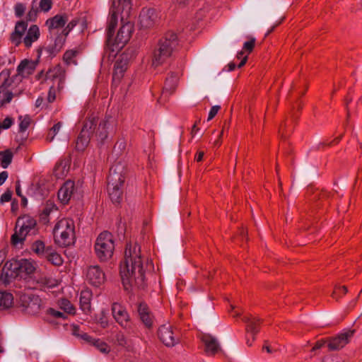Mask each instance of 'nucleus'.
I'll use <instances>...</instances> for the list:
<instances>
[{"instance_id":"obj_41","label":"nucleus","mask_w":362,"mask_h":362,"mask_svg":"<svg viewBox=\"0 0 362 362\" xmlns=\"http://www.w3.org/2000/svg\"><path fill=\"white\" fill-rule=\"evenodd\" d=\"M131 0H112L113 7H120L122 6V10L124 8H130Z\"/></svg>"},{"instance_id":"obj_28","label":"nucleus","mask_w":362,"mask_h":362,"mask_svg":"<svg viewBox=\"0 0 362 362\" xmlns=\"http://www.w3.org/2000/svg\"><path fill=\"white\" fill-rule=\"evenodd\" d=\"M177 81L178 76L177 74H172L169 77H168L165 82L162 95H164L173 93L175 90Z\"/></svg>"},{"instance_id":"obj_6","label":"nucleus","mask_w":362,"mask_h":362,"mask_svg":"<svg viewBox=\"0 0 362 362\" xmlns=\"http://www.w3.org/2000/svg\"><path fill=\"white\" fill-rule=\"evenodd\" d=\"M114 249L112 235L107 231L101 233L95 243V254L99 259L102 262L107 261L112 257Z\"/></svg>"},{"instance_id":"obj_60","label":"nucleus","mask_w":362,"mask_h":362,"mask_svg":"<svg viewBox=\"0 0 362 362\" xmlns=\"http://www.w3.org/2000/svg\"><path fill=\"white\" fill-rule=\"evenodd\" d=\"M16 192L18 196L20 197L23 196L21 189V185H20V181L18 180L16 182Z\"/></svg>"},{"instance_id":"obj_61","label":"nucleus","mask_w":362,"mask_h":362,"mask_svg":"<svg viewBox=\"0 0 362 362\" xmlns=\"http://www.w3.org/2000/svg\"><path fill=\"white\" fill-rule=\"evenodd\" d=\"M117 341L120 345L124 346L126 344V339L122 334L117 336Z\"/></svg>"},{"instance_id":"obj_57","label":"nucleus","mask_w":362,"mask_h":362,"mask_svg":"<svg viewBox=\"0 0 362 362\" xmlns=\"http://www.w3.org/2000/svg\"><path fill=\"white\" fill-rule=\"evenodd\" d=\"M59 49H56L55 47H47L45 48V51L49 53V55H55L59 52Z\"/></svg>"},{"instance_id":"obj_20","label":"nucleus","mask_w":362,"mask_h":362,"mask_svg":"<svg viewBox=\"0 0 362 362\" xmlns=\"http://www.w3.org/2000/svg\"><path fill=\"white\" fill-rule=\"evenodd\" d=\"M28 24L25 21H18L16 24L14 31L11 35V40L16 45H19L22 42V37L27 30Z\"/></svg>"},{"instance_id":"obj_42","label":"nucleus","mask_w":362,"mask_h":362,"mask_svg":"<svg viewBox=\"0 0 362 362\" xmlns=\"http://www.w3.org/2000/svg\"><path fill=\"white\" fill-rule=\"evenodd\" d=\"M256 40L253 37H250V40L247 42H245L243 44V49L247 52L248 53H250L252 52L255 45Z\"/></svg>"},{"instance_id":"obj_52","label":"nucleus","mask_w":362,"mask_h":362,"mask_svg":"<svg viewBox=\"0 0 362 362\" xmlns=\"http://www.w3.org/2000/svg\"><path fill=\"white\" fill-rule=\"evenodd\" d=\"M13 124L12 118L7 117L4 119L3 123H1V126L3 129H8Z\"/></svg>"},{"instance_id":"obj_54","label":"nucleus","mask_w":362,"mask_h":362,"mask_svg":"<svg viewBox=\"0 0 362 362\" xmlns=\"http://www.w3.org/2000/svg\"><path fill=\"white\" fill-rule=\"evenodd\" d=\"M259 9L257 6H252L247 11V14L251 17H255L258 15Z\"/></svg>"},{"instance_id":"obj_40","label":"nucleus","mask_w":362,"mask_h":362,"mask_svg":"<svg viewBox=\"0 0 362 362\" xmlns=\"http://www.w3.org/2000/svg\"><path fill=\"white\" fill-rule=\"evenodd\" d=\"M61 127H62V122H59L56 124H54V127L50 129V130L48 133L47 137V140H48L49 141H52L54 139L56 134L59 131Z\"/></svg>"},{"instance_id":"obj_34","label":"nucleus","mask_w":362,"mask_h":362,"mask_svg":"<svg viewBox=\"0 0 362 362\" xmlns=\"http://www.w3.org/2000/svg\"><path fill=\"white\" fill-rule=\"evenodd\" d=\"M33 252L40 256H44L47 254V247L42 240L35 241L31 247Z\"/></svg>"},{"instance_id":"obj_51","label":"nucleus","mask_w":362,"mask_h":362,"mask_svg":"<svg viewBox=\"0 0 362 362\" xmlns=\"http://www.w3.org/2000/svg\"><path fill=\"white\" fill-rule=\"evenodd\" d=\"M78 23V19H74L71 22L69 23L66 28L64 30V32H65V35H67L69 32L71 31Z\"/></svg>"},{"instance_id":"obj_4","label":"nucleus","mask_w":362,"mask_h":362,"mask_svg":"<svg viewBox=\"0 0 362 362\" xmlns=\"http://www.w3.org/2000/svg\"><path fill=\"white\" fill-rule=\"evenodd\" d=\"M55 243L61 247L69 246L75 241V225L72 219L62 218L53 230Z\"/></svg>"},{"instance_id":"obj_16","label":"nucleus","mask_w":362,"mask_h":362,"mask_svg":"<svg viewBox=\"0 0 362 362\" xmlns=\"http://www.w3.org/2000/svg\"><path fill=\"white\" fill-rule=\"evenodd\" d=\"M157 20L158 16L153 8L143 9L139 15L141 26L144 28L153 27Z\"/></svg>"},{"instance_id":"obj_12","label":"nucleus","mask_w":362,"mask_h":362,"mask_svg":"<svg viewBox=\"0 0 362 362\" xmlns=\"http://www.w3.org/2000/svg\"><path fill=\"white\" fill-rule=\"evenodd\" d=\"M24 311L29 315H35L41 308V299L36 295H24L21 297Z\"/></svg>"},{"instance_id":"obj_46","label":"nucleus","mask_w":362,"mask_h":362,"mask_svg":"<svg viewBox=\"0 0 362 362\" xmlns=\"http://www.w3.org/2000/svg\"><path fill=\"white\" fill-rule=\"evenodd\" d=\"M25 11V6L21 3H18L15 6V13L18 17H21Z\"/></svg>"},{"instance_id":"obj_10","label":"nucleus","mask_w":362,"mask_h":362,"mask_svg":"<svg viewBox=\"0 0 362 362\" xmlns=\"http://www.w3.org/2000/svg\"><path fill=\"white\" fill-rule=\"evenodd\" d=\"M133 29L134 25L131 22L124 23L118 30L115 39L113 40L112 38V44L108 47L111 48L115 45L117 48L122 47L129 40Z\"/></svg>"},{"instance_id":"obj_36","label":"nucleus","mask_w":362,"mask_h":362,"mask_svg":"<svg viewBox=\"0 0 362 362\" xmlns=\"http://www.w3.org/2000/svg\"><path fill=\"white\" fill-rule=\"evenodd\" d=\"M38 282L48 288H53L58 285V281L56 279L47 276H41Z\"/></svg>"},{"instance_id":"obj_11","label":"nucleus","mask_w":362,"mask_h":362,"mask_svg":"<svg viewBox=\"0 0 362 362\" xmlns=\"http://www.w3.org/2000/svg\"><path fill=\"white\" fill-rule=\"evenodd\" d=\"M160 340L167 346H174L179 342V337L173 332V327L170 325H161L158 330Z\"/></svg>"},{"instance_id":"obj_44","label":"nucleus","mask_w":362,"mask_h":362,"mask_svg":"<svg viewBox=\"0 0 362 362\" xmlns=\"http://www.w3.org/2000/svg\"><path fill=\"white\" fill-rule=\"evenodd\" d=\"M52 6V0H40V8L44 12L49 11Z\"/></svg>"},{"instance_id":"obj_56","label":"nucleus","mask_w":362,"mask_h":362,"mask_svg":"<svg viewBox=\"0 0 362 362\" xmlns=\"http://www.w3.org/2000/svg\"><path fill=\"white\" fill-rule=\"evenodd\" d=\"M47 100L49 103H52L55 100V93L53 87L49 89Z\"/></svg>"},{"instance_id":"obj_27","label":"nucleus","mask_w":362,"mask_h":362,"mask_svg":"<svg viewBox=\"0 0 362 362\" xmlns=\"http://www.w3.org/2000/svg\"><path fill=\"white\" fill-rule=\"evenodd\" d=\"M92 293L88 290H84L81 292L80 295V306L81 310L85 313H88L90 311V300Z\"/></svg>"},{"instance_id":"obj_32","label":"nucleus","mask_w":362,"mask_h":362,"mask_svg":"<svg viewBox=\"0 0 362 362\" xmlns=\"http://www.w3.org/2000/svg\"><path fill=\"white\" fill-rule=\"evenodd\" d=\"M45 257L54 265L59 266L63 262L61 256L54 252L51 247H47V254L45 255Z\"/></svg>"},{"instance_id":"obj_17","label":"nucleus","mask_w":362,"mask_h":362,"mask_svg":"<svg viewBox=\"0 0 362 362\" xmlns=\"http://www.w3.org/2000/svg\"><path fill=\"white\" fill-rule=\"evenodd\" d=\"M201 339L205 346V352L208 355H215L221 350L217 339L211 334H204Z\"/></svg>"},{"instance_id":"obj_21","label":"nucleus","mask_w":362,"mask_h":362,"mask_svg":"<svg viewBox=\"0 0 362 362\" xmlns=\"http://www.w3.org/2000/svg\"><path fill=\"white\" fill-rule=\"evenodd\" d=\"M36 66L37 62L29 59H24L21 61L17 67L18 74L23 77L28 76L34 72Z\"/></svg>"},{"instance_id":"obj_25","label":"nucleus","mask_w":362,"mask_h":362,"mask_svg":"<svg viewBox=\"0 0 362 362\" xmlns=\"http://www.w3.org/2000/svg\"><path fill=\"white\" fill-rule=\"evenodd\" d=\"M68 21L67 15H56L53 18H50L46 21V25L49 30H53L59 28H62Z\"/></svg>"},{"instance_id":"obj_22","label":"nucleus","mask_w":362,"mask_h":362,"mask_svg":"<svg viewBox=\"0 0 362 362\" xmlns=\"http://www.w3.org/2000/svg\"><path fill=\"white\" fill-rule=\"evenodd\" d=\"M116 11H112V14L110 16L108 25H107V40L106 45L107 46H110L112 44V37L113 36V33L115 31V28L117 24V13L120 11L122 8L119 7H114Z\"/></svg>"},{"instance_id":"obj_3","label":"nucleus","mask_w":362,"mask_h":362,"mask_svg":"<svg viewBox=\"0 0 362 362\" xmlns=\"http://www.w3.org/2000/svg\"><path fill=\"white\" fill-rule=\"evenodd\" d=\"M124 168L120 164L111 167L107 177V192L112 203L119 204L122 199L123 191L122 187L124 182Z\"/></svg>"},{"instance_id":"obj_23","label":"nucleus","mask_w":362,"mask_h":362,"mask_svg":"<svg viewBox=\"0 0 362 362\" xmlns=\"http://www.w3.org/2000/svg\"><path fill=\"white\" fill-rule=\"evenodd\" d=\"M65 78V71L60 66L57 65L52 69H50L46 74V80H58V86L63 83Z\"/></svg>"},{"instance_id":"obj_47","label":"nucleus","mask_w":362,"mask_h":362,"mask_svg":"<svg viewBox=\"0 0 362 362\" xmlns=\"http://www.w3.org/2000/svg\"><path fill=\"white\" fill-rule=\"evenodd\" d=\"M47 313L53 316L54 317H56V318H63V319H65L66 317V315L64 313H62L60 311H57L53 308H49L48 310H47Z\"/></svg>"},{"instance_id":"obj_33","label":"nucleus","mask_w":362,"mask_h":362,"mask_svg":"<svg viewBox=\"0 0 362 362\" xmlns=\"http://www.w3.org/2000/svg\"><path fill=\"white\" fill-rule=\"evenodd\" d=\"M13 153L10 150H6L0 152V161L2 168H6L11 163Z\"/></svg>"},{"instance_id":"obj_18","label":"nucleus","mask_w":362,"mask_h":362,"mask_svg":"<svg viewBox=\"0 0 362 362\" xmlns=\"http://www.w3.org/2000/svg\"><path fill=\"white\" fill-rule=\"evenodd\" d=\"M74 182L71 180H68L59 189L58 192V198L62 203L67 204L71 197L74 196Z\"/></svg>"},{"instance_id":"obj_38","label":"nucleus","mask_w":362,"mask_h":362,"mask_svg":"<svg viewBox=\"0 0 362 362\" xmlns=\"http://www.w3.org/2000/svg\"><path fill=\"white\" fill-rule=\"evenodd\" d=\"M91 344H93L100 352L103 354H107L110 351L109 346L106 343L100 339H94Z\"/></svg>"},{"instance_id":"obj_24","label":"nucleus","mask_w":362,"mask_h":362,"mask_svg":"<svg viewBox=\"0 0 362 362\" xmlns=\"http://www.w3.org/2000/svg\"><path fill=\"white\" fill-rule=\"evenodd\" d=\"M40 35V29L37 25H32L25 37L23 38V43L26 47H31L33 42L37 41Z\"/></svg>"},{"instance_id":"obj_53","label":"nucleus","mask_w":362,"mask_h":362,"mask_svg":"<svg viewBox=\"0 0 362 362\" xmlns=\"http://www.w3.org/2000/svg\"><path fill=\"white\" fill-rule=\"evenodd\" d=\"M326 344H327V340H319L315 343V346L312 349V351H315L316 350L320 349Z\"/></svg>"},{"instance_id":"obj_14","label":"nucleus","mask_w":362,"mask_h":362,"mask_svg":"<svg viewBox=\"0 0 362 362\" xmlns=\"http://www.w3.org/2000/svg\"><path fill=\"white\" fill-rule=\"evenodd\" d=\"M86 279L92 286L99 287L105 282V275L99 266H90L86 272Z\"/></svg>"},{"instance_id":"obj_55","label":"nucleus","mask_w":362,"mask_h":362,"mask_svg":"<svg viewBox=\"0 0 362 362\" xmlns=\"http://www.w3.org/2000/svg\"><path fill=\"white\" fill-rule=\"evenodd\" d=\"M323 362H344L343 360L338 356H329L325 358Z\"/></svg>"},{"instance_id":"obj_8","label":"nucleus","mask_w":362,"mask_h":362,"mask_svg":"<svg viewBox=\"0 0 362 362\" xmlns=\"http://www.w3.org/2000/svg\"><path fill=\"white\" fill-rule=\"evenodd\" d=\"M136 55V49L134 47H128L123 52L117 59L114 66V77L118 79L123 76L124 73L128 68V65L132 62Z\"/></svg>"},{"instance_id":"obj_30","label":"nucleus","mask_w":362,"mask_h":362,"mask_svg":"<svg viewBox=\"0 0 362 362\" xmlns=\"http://www.w3.org/2000/svg\"><path fill=\"white\" fill-rule=\"evenodd\" d=\"M13 81L10 78V74L8 70H4L0 73V95L1 93L7 90L12 85Z\"/></svg>"},{"instance_id":"obj_2","label":"nucleus","mask_w":362,"mask_h":362,"mask_svg":"<svg viewBox=\"0 0 362 362\" xmlns=\"http://www.w3.org/2000/svg\"><path fill=\"white\" fill-rule=\"evenodd\" d=\"M178 45L177 37L173 32H168L160 39L153 52L151 64L157 67L163 64L172 55Z\"/></svg>"},{"instance_id":"obj_39","label":"nucleus","mask_w":362,"mask_h":362,"mask_svg":"<svg viewBox=\"0 0 362 362\" xmlns=\"http://www.w3.org/2000/svg\"><path fill=\"white\" fill-rule=\"evenodd\" d=\"M18 120L20 121L19 124V129L20 132H25L29 125L30 124L31 119L29 116H19Z\"/></svg>"},{"instance_id":"obj_15","label":"nucleus","mask_w":362,"mask_h":362,"mask_svg":"<svg viewBox=\"0 0 362 362\" xmlns=\"http://www.w3.org/2000/svg\"><path fill=\"white\" fill-rule=\"evenodd\" d=\"M112 313L116 322L122 327L130 328L129 315L121 304L113 303L112 305Z\"/></svg>"},{"instance_id":"obj_13","label":"nucleus","mask_w":362,"mask_h":362,"mask_svg":"<svg viewBox=\"0 0 362 362\" xmlns=\"http://www.w3.org/2000/svg\"><path fill=\"white\" fill-rule=\"evenodd\" d=\"M354 331L349 330L327 339V347L329 351H337L345 346L352 337Z\"/></svg>"},{"instance_id":"obj_43","label":"nucleus","mask_w":362,"mask_h":362,"mask_svg":"<svg viewBox=\"0 0 362 362\" xmlns=\"http://www.w3.org/2000/svg\"><path fill=\"white\" fill-rule=\"evenodd\" d=\"M54 208V205L52 203H47L42 210L41 214V218L47 221V218L50 214L52 209Z\"/></svg>"},{"instance_id":"obj_19","label":"nucleus","mask_w":362,"mask_h":362,"mask_svg":"<svg viewBox=\"0 0 362 362\" xmlns=\"http://www.w3.org/2000/svg\"><path fill=\"white\" fill-rule=\"evenodd\" d=\"M243 321L247 325L246 331L252 334V341H255V335L259 332L262 320L252 316H245L243 318Z\"/></svg>"},{"instance_id":"obj_64","label":"nucleus","mask_w":362,"mask_h":362,"mask_svg":"<svg viewBox=\"0 0 362 362\" xmlns=\"http://www.w3.org/2000/svg\"><path fill=\"white\" fill-rule=\"evenodd\" d=\"M5 258H6V252L3 251V250H1L0 251V266L1 265L3 262L4 261Z\"/></svg>"},{"instance_id":"obj_50","label":"nucleus","mask_w":362,"mask_h":362,"mask_svg":"<svg viewBox=\"0 0 362 362\" xmlns=\"http://www.w3.org/2000/svg\"><path fill=\"white\" fill-rule=\"evenodd\" d=\"M220 108L221 107L219 105L213 106L209 111L208 120L212 119L216 115Z\"/></svg>"},{"instance_id":"obj_35","label":"nucleus","mask_w":362,"mask_h":362,"mask_svg":"<svg viewBox=\"0 0 362 362\" xmlns=\"http://www.w3.org/2000/svg\"><path fill=\"white\" fill-rule=\"evenodd\" d=\"M59 306L60 309L63 310L66 313L75 314V308L67 299H61L59 300Z\"/></svg>"},{"instance_id":"obj_26","label":"nucleus","mask_w":362,"mask_h":362,"mask_svg":"<svg viewBox=\"0 0 362 362\" xmlns=\"http://www.w3.org/2000/svg\"><path fill=\"white\" fill-rule=\"evenodd\" d=\"M138 313L140 319L146 327H151L153 324V319L149 313L148 308L146 304L141 303L138 305Z\"/></svg>"},{"instance_id":"obj_58","label":"nucleus","mask_w":362,"mask_h":362,"mask_svg":"<svg viewBox=\"0 0 362 362\" xmlns=\"http://www.w3.org/2000/svg\"><path fill=\"white\" fill-rule=\"evenodd\" d=\"M81 337L86 341L90 343V344H92L93 343V341L95 339H93L91 337H90L88 334H87L86 333H83L82 334H81Z\"/></svg>"},{"instance_id":"obj_45","label":"nucleus","mask_w":362,"mask_h":362,"mask_svg":"<svg viewBox=\"0 0 362 362\" xmlns=\"http://www.w3.org/2000/svg\"><path fill=\"white\" fill-rule=\"evenodd\" d=\"M1 94L3 95V97H4V99L1 101L2 105H4L5 103H10L13 97V93L8 90L2 92Z\"/></svg>"},{"instance_id":"obj_48","label":"nucleus","mask_w":362,"mask_h":362,"mask_svg":"<svg viewBox=\"0 0 362 362\" xmlns=\"http://www.w3.org/2000/svg\"><path fill=\"white\" fill-rule=\"evenodd\" d=\"M37 9L32 6L27 14V19L30 21H35L37 18Z\"/></svg>"},{"instance_id":"obj_49","label":"nucleus","mask_w":362,"mask_h":362,"mask_svg":"<svg viewBox=\"0 0 362 362\" xmlns=\"http://www.w3.org/2000/svg\"><path fill=\"white\" fill-rule=\"evenodd\" d=\"M12 197V192L7 190L1 197L0 202L1 203L8 202L11 201Z\"/></svg>"},{"instance_id":"obj_62","label":"nucleus","mask_w":362,"mask_h":362,"mask_svg":"<svg viewBox=\"0 0 362 362\" xmlns=\"http://www.w3.org/2000/svg\"><path fill=\"white\" fill-rule=\"evenodd\" d=\"M190 0H177V4L180 6H185V5H187L189 2Z\"/></svg>"},{"instance_id":"obj_1","label":"nucleus","mask_w":362,"mask_h":362,"mask_svg":"<svg viewBox=\"0 0 362 362\" xmlns=\"http://www.w3.org/2000/svg\"><path fill=\"white\" fill-rule=\"evenodd\" d=\"M119 273L126 291H133L145 288V272L141 255V248L136 243L127 245L124 259L119 266Z\"/></svg>"},{"instance_id":"obj_63","label":"nucleus","mask_w":362,"mask_h":362,"mask_svg":"<svg viewBox=\"0 0 362 362\" xmlns=\"http://www.w3.org/2000/svg\"><path fill=\"white\" fill-rule=\"evenodd\" d=\"M204 152L203 151H199L197 154V156H196L195 159L197 162H200L201 160H202L203 159V157H204Z\"/></svg>"},{"instance_id":"obj_5","label":"nucleus","mask_w":362,"mask_h":362,"mask_svg":"<svg viewBox=\"0 0 362 362\" xmlns=\"http://www.w3.org/2000/svg\"><path fill=\"white\" fill-rule=\"evenodd\" d=\"M36 224L35 219L29 215L19 217L16 223L15 232L11 238L12 245L18 246V244H23L27 235L35 228Z\"/></svg>"},{"instance_id":"obj_7","label":"nucleus","mask_w":362,"mask_h":362,"mask_svg":"<svg viewBox=\"0 0 362 362\" xmlns=\"http://www.w3.org/2000/svg\"><path fill=\"white\" fill-rule=\"evenodd\" d=\"M98 118L93 115L88 117L83 122V128L76 142V149L83 151L87 147L91 136L97 127Z\"/></svg>"},{"instance_id":"obj_9","label":"nucleus","mask_w":362,"mask_h":362,"mask_svg":"<svg viewBox=\"0 0 362 362\" xmlns=\"http://www.w3.org/2000/svg\"><path fill=\"white\" fill-rule=\"evenodd\" d=\"M8 269L11 271V276L15 275L22 276L23 274H30L35 269L33 262L27 259L15 260L9 263L6 262L5 266H8Z\"/></svg>"},{"instance_id":"obj_37","label":"nucleus","mask_w":362,"mask_h":362,"mask_svg":"<svg viewBox=\"0 0 362 362\" xmlns=\"http://www.w3.org/2000/svg\"><path fill=\"white\" fill-rule=\"evenodd\" d=\"M78 54L77 50H68L66 51L63 57L64 61L66 64L70 65L71 64H76V62L74 59L76 56Z\"/></svg>"},{"instance_id":"obj_59","label":"nucleus","mask_w":362,"mask_h":362,"mask_svg":"<svg viewBox=\"0 0 362 362\" xmlns=\"http://www.w3.org/2000/svg\"><path fill=\"white\" fill-rule=\"evenodd\" d=\"M8 177V173L6 171H3L0 173V186L4 184L6 180Z\"/></svg>"},{"instance_id":"obj_29","label":"nucleus","mask_w":362,"mask_h":362,"mask_svg":"<svg viewBox=\"0 0 362 362\" xmlns=\"http://www.w3.org/2000/svg\"><path fill=\"white\" fill-rule=\"evenodd\" d=\"M109 127V121L108 119L102 120L98 127L97 131L95 132V136L98 138V140L103 144L104 141L107 137V129Z\"/></svg>"},{"instance_id":"obj_31","label":"nucleus","mask_w":362,"mask_h":362,"mask_svg":"<svg viewBox=\"0 0 362 362\" xmlns=\"http://www.w3.org/2000/svg\"><path fill=\"white\" fill-rule=\"evenodd\" d=\"M13 298L11 293L0 291V310L10 308L13 304Z\"/></svg>"}]
</instances>
